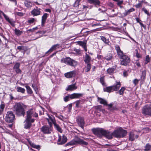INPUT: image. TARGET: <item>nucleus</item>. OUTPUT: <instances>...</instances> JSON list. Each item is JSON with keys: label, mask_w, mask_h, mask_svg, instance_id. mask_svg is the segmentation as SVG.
I'll return each mask as SVG.
<instances>
[{"label": "nucleus", "mask_w": 151, "mask_h": 151, "mask_svg": "<svg viewBox=\"0 0 151 151\" xmlns=\"http://www.w3.org/2000/svg\"><path fill=\"white\" fill-rule=\"evenodd\" d=\"M17 92H21L22 93H24L25 91V90L24 88L20 87H17Z\"/></svg>", "instance_id": "nucleus-40"}, {"label": "nucleus", "mask_w": 151, "mask_h": 151, "mask_svg": "<svg viewBox=\"0 0 151 151\" xmlns=\"http://www.w3.org/2000/svg\"><path fill=\"white\" fill-rule=\"evenodd\" d=\"M123 75L124 77H127L128 76L127 72V71H125L123 72Z\"/></svg>", "instance_id": "nucleus-59"}, {"label": "nucleus", "mask_w": 151, "mask_h": 151, "mask_svg": "<svg viewBox=\"0 0 151 151\" xmlns=\"http://www.w3.org/2000/svg\"><path fill=\"white\" fill-rule=\"evenodd\" d=\"M48 118H47V119L48 122L49 124L51 125L52 123L53 124L55 123V117L52 116H50L48 115Z\"/></svg>", "instance_id": "nucleus-18"}, {"label": "nucleus", "mask_w": 151, "mask_h": 151, "mask_svg": "<svg viewBox=\"0 0 151 151\" xmlns=\"http://www.w3.org/2000/svg\"><path fill=\"white\" fill-rule=\"evenodd\" d=\"M61 137L59 135L58 138V139L57 141V144L58 145V143L59 142H61Z\"/></svg>", "instance_id": "nucleus-55"}, {"label": "nucleus", "mask_w": 151, "mask_h": 151, "mask_svg": "<svg viewBox=\"0 0 151 151\" xmlns=\"http://www.w3.org/2000/svg\"><path fill=\"white\" fill-rule=\"evenodd\" d=\"M41 130L44 134H50L52 131V128L50 126H44L41 128Z\"/></svg>", "instance_id": "nucleus-12"}, {"label": "nucleus", "mask_w": 151, "mask_h": 151, "mask_svg": "<svg viewBox=\"0 0 151 151\" xmlns=\"http://www.w3.org/2000/svg\"><path fill=\"white\" fill-rule=\"evenodd\" d=\"M76 73V71L75 70H73L69 72L65 73V76L68 78H71L75 76Z\"/></svg>", "instance_id": "nucleus-16"}, {"label": "nucleus", "mask_w": 151, "mask_h": 151, "mask_svg": "<svg viewBox=\"0 0 151 151\" xmlns=\"http://www.w3.org/2000/svg\"><path fill=\"white\" fill-rule=\"evenodd\" d=\"M146 71L144 70L142 71V74L141 75L140 79L142 81H143L146 78Z\"/></svg>", "instance_id": "nucleus-28"}, {"label": "nucleus", "mask_w": 151, "mask_h": 151, "mask_svg": "<svg viewBox=\"0 0 151 151\" xmlns=\"http://www.w3.org/2000/svg\"><path fill=\"white\" fill-rule=\"evenodd\" d=\"M15 119V116L12 111H8L6 114L5 120L6 122H12Z\"/></svg>", "instance_id": "nucleus-7"}, {"label": "nucleus", "mask_w": 151, "mask_h": 151, "mask_svg": "<svg viewBox=\"0 0 151 151\" xmlns=\"http://www.w3.org/2000/svg\"><path fill=\"white\" fill-rule=\"evenodd\" d=\"M55 128L59 132L62 133L63 132V130L59 125L56 123L54 124Z\"/></svg>", "instance_id": "nucleus-30"}, {"label": "nucleus", "mask_w": 151, "mask_h": 151, "mask_svg": "<svg viewBox=\"0 0 151 151\" xmlns=\"http://www.w3.org/2000/svg\"><path fill=\"white\" fill-rule=\"evenodd\" d=\"M137 52H136V57H137V58H139L141 57V55L139 54L138 53V51H137Z\"/></svg>", "instance_id": "nucleus-56"}, {"label": "nucleus", "mask_w": 151, "mask_h": 151, "mask_svg": "<svg viewBox=\"0 0 151 151\" xmlns=\"http://www.w3.org/2000/svg\"><path fill=\"white\" fill-rule=\"evenodd\" d=\"M14 32L16 35L17 36H20L22 33V32L19 29L15 28L14 29Z\"/></svg>", "instance_id": "nucleus-42"}, {"label": "nucleus", "mask_w": 151, "mask_h": 151, "mask_svg": "<svg viewBox=\"0 0 151 151\" xmlns=\"http://www.w3.org/2000/svg\"><path fill=\"white\" fill-rule=\"evenodd\" d=\"M121 86V83L120 82H116V83L111 86L112 87L113 91H117Z\"/></svg>", "instance_id": "nucleus-20"}, {"label": "nucleus", "mask_w": 151, "mask_h": 151, "mask_svg": "<svg viewBox=\"0 0 151 151\" xmlns=\"http://www.w3.org/2000/svg\"><path fill=\"white\" fill-rule=\"evenodd\" d=\"M25 87L27 90V92L28 94H31L32 93V91L29 86H26Z\"/></svg>", "instance_id": "nucleus-44"}, {"label": "nucleus", "mask_w": 151, "mask_h": 151, "mask_svg": "<svg viewBox=\"0 0 151 151\" xmlns=\"http://www.w3.org/2000/svg\"><path fill=\"white\" fill-rule=\"evenodd\" d=\"M144 150L145 151H150L151 150V145L149 143L147 144L144 147Z\"/></svg>", "instance_id": "nucleus-36"}, {"label": "nucleus", "mask_w": 151, "mask_h": 151, "mask_svg": "<svg viewBox=\"0 0 151 151\" xmlns=\"http://www.w3.org/2000/svg\"><path fill=\"white\" fill-rule=\"evenodd\" d=\"M140 80L139 79L138 80L137 79H135L133 80V83L134 84V85L135 86L138 83L139 81Z\"/></svg>", "instance_id": "nucleus-50"}, {"label": "nucleus", "mask_w": 151, "mask_h": 151, "mask_svg": "<svg viewBox=\"0 0 151 151\" xmlns=\"http://www.w3.org/2000/svg\"><path fill=\"white\" fill-rule=\"evenodd\" d=\"M114 68H109L107 70V71L108 73L112 75L114 73Z\"/></svg>", "instance_id": "nucleus-39"}, {"label": "nucleus", "mask_w": 151, "mask_h": 151, "mask_svg": "<svg viewBox=\"0 0 151 151\" xmlns=\"http://www.w3.org/2000/svg\"><path fill=\"white\" fill-rule=\"evenodd\" d=\"M17 49L19 51H21V52H23L24 53L27 50V47L24 46H18L17 47Z\"/></svg>", "instance_id": "nucleus-26"}, {"label": "nucleus", "mask_w": 151, "mask_h": 151, "mask_svg": "<svg viewBox=\"0 0 151 151\" xmlns=\"http://www.w3.org/2000/svg\"><path fill=\"white\" fill-rule=\"evenodd\" d=\"M135 11L134 8H132L127 10H125V12L123 13L124 17L126 16L128 14H129L131 12H134Z\"/></svg>", "instance_id": "nucleus-29"}, {"label": "nucleus", "mask_w": 151, "mask_h": 151, "mask_svg": "<svg viewBox=\"0 0 151 151\" xmlns=\"http://www.w3.org/2000/svg\"><path fill=\"white\" fill-rule=\"evenodd\" d=\"M101 39L104 43L110 45L109 41V40L107 39L105 37L102 36H101Z\"/></svg>", "instance_id": "nucleus-35"}, {"label": "nucleus", "mask_w": 151, "mask_h": 151, "mask_svg": "<svg viewBox=\"0 0 151 151\" xmlns=\"http://www.w3.org/2000/svg\"><path fill=\"white\" fill-rule=\"evenodd\" d=\"M1 14H2L6 20L12 26H15L14 22L12 19H10L2 11L0 10V18H1Z\"/></svg>", "instance_id": "nucleus-10"}, {"label": "nucleus", "mask_w": 151, "mask_h": 151, "mask_svg": "<svg viewBox=\"0 0 151 151\" xmlns=\"http://www.w3.org/2000/svg\"><path fill=\"white\" fill-rule=\"evenodd\" d=\"M142 113L148 115H151V104L144 106L142 109Z\"/></svg>", "instance_id": "nucleus-8"}, {"label": "nucleus", "mask_w": 151, "mask_h": 151, "mask_svg": "<svg viewBox=\"0 0 151 151\" xmlns=\"http://www.w3.org/2000/svg\"><path fill=\"white\" fill-rule=\"evenodd\" d=\"M59 44H57L54 45L48 50V51H52L53 50H56L57 48L59 47Z\"/></svg>", "instance_id": "nucleus-34"}, {"label": "nucleus", "mask_w": 151, "mask_h": 151, "mask_svg": "<svg viewBox=\"0 0 151 151\" xmlns=\"http://www.w3.org/2000/svg\"><path fill=\"white\" fill-rule=\"evenodd\" d=\"M88 2L91 4H93L95 6H99L100 2L99 0H87Z\"/></svg>", "instance_id": "nucleus-19"}, {"label": "nucleus", "mask_w": 151, "mask_h": 151, "mask_svg": "<svg viewBox=\"0 0 151 151\" xmlns=\"http://www.w3.org/2000/svg\"><path fill=\"white\" fill-rule=\"evenodd\" d=\"M27 120L30 121L31 122H33L35 121L34 119L32 118V117H38V114L36 113L33 112L32 109H29L26 112Z\"/></svg>", "instance_id": "nucleus-5"}, {"label": "nucleus", "mask_w": 151, "mask_h": 151, "mask_svg": "<svg viewBox=\"0 0 151 151\" xmlns=\"http://www.w3.org/2000/svg\"><path fill=\"white\" fill-rule=\"evenodd\" d=\"M100 81L101 83L103 86H106V83L104 82V77L103 76L101 77L100 79Z\"/></svg>", "instance_id": "nucleus-41"}, {"label": "nucleus", "mask_w": 151, "mask_h": 151, "mask_svg": "<svg viewBox=\"0 0 151 151\" xmlns=\"http://www.w3.org/2000/svg\"><path fill=\"white\" fill-rule=\"evenodd\" d=\"M91 69V64L90 63L87 64L86 66L84 68V70L86 73L89 71Z\"/></svg>", "instance_id": "nucleus-37"}, {"label": "nucleus", "mask_w": 151, "mask_h": 151, "mask_svg": "<svg viewBox=\"0 0 151 151\" xmlns=\"http://www.w3.org/2000/svg\"><path fill=\"white\" fill-rule=\"evenodd\" d=\"M139 24L142 27H143L144 29H145L146 27L145 25H144L142 23H139Z\"/></svg>", "instance_id": "nucleus-62"}, {"label": "nucleus", "mask_w": 151, "mask_h": 151, "mask_svg": "<svg viewBox=\"0 0 151 151\" xmlns=\"http://www.w3.org/2000/svg\"><path fill=\"white\" fill-rule=\"evenodd\" d=\"M24 122H25V123L24 125V128L26 129H28L31 126V123L32 122H31L30 121H28L26 119V120H25Z\"/></svg>", "instance_id": "nucleus-23"}, {"label": "nucleus", "mask_w": 151, "mask_h": 151, "mask_svg": "<svg viewBox=\"0 0 151 151\" xmlns=\"http://www.w3.org/2000/svg\"><path fill=\"white\" fill-rule=\"evenodd\" d=\"M74 51H75L77 54L79 55L80 54V50L75 48L74 49Z\"/></svg>", "instance_id": "nucleus-53"}, {"label": "nucleus", "mask_w": 151, "mask_h": 151, "mask_svg": "<svg viewBox=\"0 0 151 151\" xmlns=\"http://www.w3.org/2000/svg\"><path fill=\"white\" fill-rule=\"evenodd\" d=\"M108 109L111 111H113L114 110H116L117 109L116 106H113V104L112 103L108 104Z\"/></svg>", "instance_id": "nucleus-24"}, {"label": "nucleus", "mask_w": 151, "mask_h": 151, "mask_svg": "<svg viewBox=\"0 0 151 151\" xmlns=\"http://www.w3.org/2000/svg\"><path fill=\"white\" fill-rule=\"evenodd\" d=\"M79 5V3L75 1V3L73 4V6L76 7L78 6Z\"/></svg>", "instance_id": "nucleus-57"}, {"label": "nucleus", "mask_w": 151, "mask_h": 151, "mask_svg": "<svg viewBox=\"0 0 151 151\" xmlns=\"http://www.w3.org/2000/svg\"><path fill=\"white\" fill-rule=\"evenodd\" d=\"M56 116L62 120H63L64 119V117L61 115H60L59 116Z\"/></svg>", "instance_id": "nucleus-54"}, {"label": "nucleus", "mask_w": 151, "mask_h": 151, "mask_svg": "<svg viewBox=\"0 0 151 151\" xmlns=\"http://www.w3.org/2000/svg\"><path fill=\"white\" fill-rule=\"evenodd\" d=\"M14 111L17 115L19 116H23L25 114V111L24 109V105L21 103H16L14 107Z\"/></svg>", "instance_id": "nucleus-3"}, {"label": "nucleus", "mask_w": 151, "mask_h": 151, "mask_svg": "<svg viewBox=\"0 0 151 151\" xmlns=\"http://www.w3.org/2000/svg\"><path fill=\"white\" fill-rule=\"evenodd\" d=\"M35 20L34 18H31L27 21V22L30 24L33 23L35 21Z\"/></svg>", "instance_id": "nucleus-48"}, {"label": "nucleus", "mask_w": 151, "mask_h": 151, "mask_svg": "<svg viewBox=\"0 0 151 151\" xmlns=\"http://www.w3.org/2000/svg\"><path fill=\"white\" fill-rule=\"evenodd\" d=\"M91 59V57L86 52L84 58V61L85 63L86 64L90 63Z\"/></svg>", "instance_id": "nucleus-22"}, {"label": "nucleus", "mask_w": 151, "mask_h": 151, "mask_svg": "<svg viewBox=\"0 0 151 151\" xmlns=\"http://www.w3.org/2000/svg\"><path fill=\"white\" fill-rule=\"evenodd\" d=\"M115 50L117 52V55L121 59L122 58L123 56L126 55L124 54L122 51L120 49L119 46L118 45H116L115 46Z\"/></svg>", "instance_id": "nucleus-13"}, {"label": "nucleus", "mask_w": 151, "mask_h": 151, "mask_svg": "<svg viewBox=\"0 0 151 151\" xmlns=\"http://www.w3.org/2000/svg\"><path fill=\"white\" fill-rule=\"evenodd\" d=\"M72 106V104H70L67 106V107L68 108V109H69V110H70L71 109Z\"/></svg>", "instance_id": "nucleus-58"}, {"label": "nucleus", "mask_w": 151, "mask_h": 151, "mask_svg": "<svg viewBox=\"0 0 151 151\" xmlns=\"http://www.w3.org/2000/svg\"><path fill=\"white\" fill-rule=\"evenodd\" d=\"M135 64L136 65H137L138 67H140L141 66L140 63L138 62H136Z\"/></svg>", "instance_id": "nucleus-61"}, {"label": "nucleus", "mask_w": 151, "mask_h": 151, "mask_svg": "<svg viewBox=\"0 0 151 151\" xmlns=\"http://www.w3.org/2000/svg\"><path fill=\"white\" fill-rule=\"evenodd\" d=\"M5 105L3 104H1L0 105V110H1L3 112L4 110Z\"/></svg>", "instance_id": "nucleus-49"}, {"label": "nucleus", "mask_w": 151, "mask_h": 151, "mask_svg": "<svg viewBox=\"0 0 151 151\" xmlns=\"http://www.w3.org/2000/svg\"><path fill=\"white\" fill-rule=\"evenodd\" d=\"M103 90L104 92H106L108 93H110L113 91L112 87L111 86H108L106 88H104Z\"/></svg>", "instance_id": "nucleus-31"}, {"label": "nucleus", "mask_w": 151, "mask_h": 151, "mask_svg": "<svg viewBox=\"0 0 151 151\" xmlns=\"http://www.w3.org/2000/svg\"><path fill=\"white\" fill-rule=\"evenodd\" d=\"M45 11L47 12H51V10L49 9H46L45 10Z\"/></svg>", "instance_id": "nucleus-64"}, {"label": "nucleus", "mask_w": 151, "mask_h": 151, "mask_svg": "<svg viewBox=\"0 0 151 151\" xmlns=\"http://www.w3.org/2000/svg\"><path fill=\"white\" fill-rule=\"evenodd\" d=\"M80 102L79 101H76V106L78 107L79 104Z\"/></svg>", "instance_id": "nucleus-60"}, {"label": "nucleus", "mask_w": 151, "mask_h": 151, "mask_svg": "<svg viewBox=\"0 0 151 151\" xmlns=\"http://www.w3.org/2000/svg\"><path fill=\"white\" fill-rule=\"evenodd\" d=\"M77 88V86H76L75 84H73L68 86V87L66 89L67 91H72Z\"/></svg>", "instance_id": "nucleus-25"}, {"label": "nucleus", "mask_w": 151, "mask_h": 151, "mask_svg": "<svg viewBox=\"0 0 151 151\" xmlns=\"http://www.w3.org/2000/svg\"><path fill=\"white\" fill-rule=\"evenodd\" d=\"M125 89V88L124 87H122L117 93H118L120 95H123Z\"/></svg>", "instance_id": "nucleus-45"}, {"label": "nucleus", "mask_w": 151, "mask_h": 151, "mask_svg": "<svg viewBox=\"0 0 151 151\" xmlns=\"http://www.w3.org/2000/svg\"><path fill=\"white\" fill-rule=\"evenodd\" d=\"M60 62L62 63H64L67 65L72 66H76L78 64L77 61L69 57L63 58L61 59Z\"/></svg>", "instance_id": "nucleus-4"}, {"label": "nucleus", "mask_w": 151, "mask_h": 151, "mask_svg": "<svg viewBox=\"0 0 151 151\" xmlns=\"http://www.w3.org/2000/svg\"><path fill=\"white\" fill-rule=\"evenodd\" d=\"M139 136L135 132H130L129 133V139L131 141H134L135 139H137Z\"/></svg>", "instance_id": "nucleus-15"}, {"label": "nucleus", "mask_w": 151, "mask_h": 151, "mask_svg": "<svg viewBox=\"0 0 151 151\" xmlns=\"http://www.w3.org/2000/svg\"><path fill=\"white\" fill-rule=\"evenodd\" d=\"M150 61V58L148 55H147L145 57V64H147Z\"/></svg>", "instance_id": "nucleus-46"}, {"label": "nucleus", "mask_w": 151, "mask_h": 151, "mask_svg": "<svg viewBox=\"0 0 151 151\" xmlns=\"http://www.w3.org/2000/svg\"><path fill=\"white\" fill-rule=\"evenodd\" d=\"M48 14L46 13L44 14L43 15L42 17V22H41V26L42 27L44 26V24L45 23L46 19H47Z\"/></svg>", "instance_id": "nucleus-21"}, {"label": "nucleus", "mask_w": 151, "mask_h": 151, "mask_svg": "<svg viewBox=\"0 0 151 151\" xmlns=\"http://www.w3.org/2000/svg\"><path fill=\"white\" fill-rule=\"evenodd\" d=\"M88 143V142L85 141L81 139L77 136H75L74 139L70 142L67 143L65 146L66 147L69 145H81L82 146L84 147L87 146Z\"/></svg>", "instance_id": "nucleus-2"}, {"label": "nucleus", "mask_w": 151, "mask_h": 151, "mask_svg": "<svg viewBox=\"0 0 151 151\" xmlns=\"http://www.w3.org/2000/svg\"><path fill=\"white\" fill-rule=\"evenodd\" d=\"M77 43L78 45L82 46L83 47H85L86 46V43L82 41H78Z\"/></svg>", "instance_id": "nucleus-43"}, {"label": "nucleus", "mask_w": 151, "mask_h": 151, "mask_svg": "<svg viewBox=\"0 0 151 151\" xmlns=\"http://www.w3.org/2000/svg\"><path fill=\"white\" fill-rule=\"evenodd\" d=\"M67 140V138L66 136L64 135H63L62 141L58 143V145H62L66 142Z\"/></svg>", "instance_id": "nucleus-27"}, {"label": "nucleus", "mask_w": 151, "mask_h": 151, "mask_svg": "<svg viewBox=\"0 0 151 151\" xmlns=\"http://www.w3.org/2000/svg\"><path fill=\"white\" fill-rule=\"evenodd\" d=\"M113 58L112 54L111 53L107 54L106 56L104 58V59L107 60H110L112 59Z\"/></svg>", "instance_id": "nucleus-32"}, {"label": "nucleus", "mask_w": 151, "mask_h": 151, "mask_svg": "<svg viewBox=\"0 0 151 151\" xmlns=\"http://www.w3.org/2000/svg\"><path fill=\"white\" fill-rule=\"evenodd\" d=\"M46 32V31H38L36 32V34L39 33L40 34H41V35H40V36L37 38H38L39 37H41ZM37 39V38H36Z\"/></svg>", "instance_id": "nucleus-47"}, {"label": "nucleus", "mask_w": 151, "mask_h": 151, "mask_svg": "<svg viewBox=\"0 0 151 151\" xmlns=\"http://www.w3.org/2000/svg\"><path fill=\"white\" fill-rule=\"evenodd\" d=\"M117 2V6H119L120 5H122V4H123L124 2V1L123 0H119L118 1H116Z\"/></svg>", "instance_id": "nucleus-51"}, {"label": "nucleus", "mask_w": 151, "mask_h": 151, "mask_svg": "<svg viewBox=\"0 0 151 151\" xmlns=\"http://www.w3.org/2000/svg\"><path fill=\"white\" fill-rule=\"evenodd\" d=\"M76 122L78 126L82 129H83L85 124L84 118L81 116H78L77 118Z\"/></svg>", "instance_id": "nucleus-9"}, {"label": "nucleus", "mask_w": 151, "mask_h": 151, "mask_svg": "<svg viewBox=\"0 0 151 151\" xmlns=\"http://www.w3.org/2000/svg\"><path fill=\"white\" fill-rule=\"evenodd\" d=\"M20 64L19 63H16L14 65L13 69L17 73H21L22 72L21 70L19 69Z\"/></svg>", "instance_id": "nucleus-17"}, {"label": "nucleus", "mask_w": 151, "mask_h": 151, "mask_svg": "<svg viewBox=\"0 0 151 151\" xmlns=\"http://www.w3.org/2000/svg\"><path fill=\"white\" fill-rule=\"evenodd\" d=\"M25 6L27 8H30L32 6V4L30 1H25L24 2Z\"/></svg>", "instance_id": "nucleus-38"}, {"label": "nucleus", "mask_w": 151, "mask_h": 151, "mask_svg": "<svg viewBox=\"0 0 151 151\" xmlns=\"http://www.w3.org/2000/svg\"><path fill=\"white\" fill-rule=\"evenodd\" d=\"M83 95L82 93H73L71 94L66 96L64 98V100L65 102H67L69 100V99H74L79 98Z\"/></svg>", "instance_id": "nucleus-6"}, {"label": "nucleus", "mask_w": 151, "mask_h": 151, "mask_svg": "<svg viewBox=\"0 0 151 151\" xmlns=\"http://www.w3.org/2000/svg\"><path fill=\"white\" fill-rule=\"evenodd\" d=\"M41 9L36 7V8H34L31 11V14L33 17L37 16L40 15L41 13L40 10Z\"/></svg>", "instance_id": "nucleus-14"}, {"label": "nucleus", "mask_w": 151, "mask_h": 151, "mask_svg": "<svg viewBox=\"0 0 151 151\" xmlns=\"http://www.w3.org/2000/svg\"><path fill=\"white\" fill-rule=\"evenodd\" d=\"M98 99L99 102L100 104H103L105 105L108 106V104H107L106 101L104 99L99 97L98 98Z\"/></svg>", "instance_id": "nucleus-33"}, {"label": "nucleus", "mask_w": 151, "mask_h": 151, "mask_svg": "<svg viewBox=\"0 0 151 151\" xmlns=\"http://www.w3.org/2000/svg\"><path fill=\"white\" fill-rule=\"evenodd\" d=\"M142 10L144 12L145 14H147L149 16L150 15V14L149 13L148 11L145 8H143Z\"/></svg>", "instance_id": "nucleus-52"}, {"label": "nucleus", "mask_w": 151, "mask_h": 151, "mask_svg": "<svg viewBox=\"0 0 151 151\" xmlns=\"http://www.w3.org/2000/svg\"><path fill=\"white\" fill-rule=\"evenodd\" d=\"M121 59L122 60L121 61V64L123 65L126 66L130 62V60L129 58L126 55L123 56Z\"/></svg>", "instance_id": "nucleus-11"}, {"label": "nucleus", "mask_w": 151, "mask_h": 151, "mask_svg": "<svg viewBox=\"0 0 151 151\" xmlns=\"http://www.w3.org/2000/svg\"><path fill=\"white\" fill-rule=\"evenodd\" d=\"M92 131L93 133L98 137H101L104 136L109 139H112L113 136L116 138L123 137L127 133L126 130L122 129L115 130L113 133L101 128L93 129Z\"/></svg>", "instance_id": "nucleus-1"}, {"label": "nucleus", "mask_w": 151, "mask_h": 151, "mask_svg": "<svg viewBox=\"0 0 151 151\" xmlns=\"http://www.w3.org/2000/svg\"><path fill=\"white\" fill-rule=\"evenodd\" d=\"M17 15L19 16H23V14L22 12H19L17 13Z\"/></svg>", "instance_id": "nucleus-63"}]
</instances>
